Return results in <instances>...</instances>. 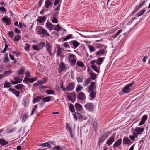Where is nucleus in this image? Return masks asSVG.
<instances>
[{"instance_id":"f257e3e1","label":"nucleus","mask_w":150,"mask_h":150,"mask_svg":"<svg viewBox=\"0 0 150 150\" xmlns=\"http://www.w3.org/2000/svg\"><path fill=\"white\" fill-rule=\"evenodd\" d=\"M134 84V82H132L126 86L124 87L122 90L123 93H127L130 92L131 89L130 87Z\"/></svg>"},{"instance_id":"f03ea898","label":"nucleus","mask_w":150,"mask_h":150,"mask_svg":"<svg viewBox=\"0 0 150 150\" xmlns=\"http://www.w3.org/2000/svg\"><path fill=\"white\" fill-rule=\"evenodd\" d=\"M84 107L88 111L92 112L94 109V105L91 103H88L86 104Z\"/></svg>"},{"instance_id":"7ed1b4c3","label":"nucleus","mask_w":150,"mask_h":150,"mask_svg":"<svg viewBox=\"0 0 150 150\" xmlns=\"http://www.w3.org/2000/svg\"><path fill=\"white\" fill-rule=\"evenodd\" d=\"M46 80L47 79L46 78H44L43 80H39L38 81L37 83H35V84L39 85V87L40 88H46V87L45 86H43L42 85V84L46 83Z\"/></svg>"},{"instance_id":"20e7f679","label":"nucleus","mask_w":150,"mask_h":150,"mask_svg":"<svg viewBox=\"0 0 150 150\" xmlns=\"http://www.w3.org/2000/svg\"><path fill=\"white\" fill-rule=\"evenodd\" d=\"M73 116L74 118L76 120L78 119L82 120L83 119L85 120L86 119V117H85V118H83L82 115L81 113L78 112H75L73 115Z\"/></svg>"},{"instance_id":"39448f33","label":"nucleus","mask_w":150,"mask_h":150,"mask_svg":"<svg viewBox=\"0 0 150 150\" xmlns=\"http://www.w3.org/2000/svg\"><path fill=\"white\" fill-rule=\"evenodd\" d=\"M68 58L72 66L74 65L75 64L76 60L75 59L74 55H70L68 57Z\"/></svg>"},{"instance_id":"423d86ee","label":"nucleus","mask_w":150,"mask_h":150,"mask_svg":"<svg viewBox=\"0 0 150 150\" xmlns=\"http://www.w3.org/2000/svg\"><path fill=\"white\" fill-rule=\"evenodd\" d=\"M88 91H90L93 90L96 91V86L95 84V82H91L89 86L88 87Z\"/></svg>"},{"instance_id":"0eeeda50","label":"nucleus","mask_w":150,"mask_h":150,"mask_svg":"<svg viewBox=\"0 0 150 150\" xmlns=\"http://www.w3.org/2000/svg\"><path fill=\"white\" fill-rule=\"evenodd\" d=\"M38 32V34L41 35L42 37H44L46 35V30L43 28L40 27V28Z\"/></svg>"},{"instance_id":"6e6552de","label":"nucleus","mask_w":150,"mask_h":150,"mask_svg":"<svg viewBox=\"0 0 150 150\" xmlns=\"http://www.w3.org/2000/svg\"><path fill=\"white\" fill-rule=\"evenodd\" d=\"M144 130V129L143 128H140L137 127L135 128L133 132H135L136 134H142Z\"/></svg>"},{"instance_id":"1a4fd4ad","label":"nucleus","mask_w":150,"mask_h":150,"mask_svg":"<svg viewBox=\"0 0 150 150\" xmlns=\"http://www.w3.org/2000/svg\"><path fill=\"white\" fill-rule=\"evenodd\" d=\"M77 98L81 100H83L86 98L85 94L83 92L79 93L77 96Z\"/></svg>"},{"instance_id":"9d476101","label":"nucleus","mask_w":150,"mask_h":150,"mask_svg":"<svg viewBox=\"0 0 150 150\" xmlns=\"http://www.w3.org/2000/svg\"><path fill=\"white\" fill-rule=\"evenodd\" d=\"M75 86V84L73 82H72L69 84L66 88V90L67 91H71L73 89Z\"/></svg>"},{"instance_id":"9b49d317","label":"nucleus","mask_w":150,"mask_h":150,"mask_svg":"<svg viewBox=\"0 0 150 150\" xmlns=\"http://www.w3.org/2000/svg\"><path fill=\"white\" fill-rule=\"evenodd\" d=\"M68 98L69 100L74 102L76 99L75 95L71 93H69L68 96Z\"/></svg>"},{"instance_id":"f8f14e48","label":"nucleus","mask_w":150,"mask_h":150,"mask_svg":"<svg viewBox=\"0 0 150 150\" xmlns=\"http://www.w3.org/2000/svg\"><path fill=\"white\" fill-rule=\"evenodd\" d=\"M115 138L113 136H111L109 138V139L107 141L106 144L110 146L112 144L114 141Z\"/></svg>"},{"instance_id":"ddd939ff","label":"nucleus","mask_w":150,"mask_h":150,"mask_svg":"<svg viewBox=\"0 0 150 150\" xmlns=\"http://www.w3.org/2000/svg\"><path fill=\"white\" fill-rule=\"evenodd\" d=\"M122 142V139H118L114 144L113 146L114 148L118 146L121 145Z\"/></svg>"},{"instance_id":"4468645a","label":"nucleus","mask_w":150,"mask_h":150,"mask_svg":"<svg viewBox=\"0 0 150 150\" xmlns=\"http://www.w3.org/2000/svg\"><path fill=\"white\" fill-rule=\"evenodd\" d=\"M88 92H90V93L89 94V96L91 98L90 100H92V99H94L96 95V91H93L92 90V91H88Z\"/></svg>"},{"instance_id":"2eb2a0df","label":"nucleus","mask_w":150,"mask_h":150,"mask_svg":"<svg viewBox=\"0 0 150 150\" xmlns=\"http://www.w3.org/2000/svg\"><path fill=\"white\" fill-rule=\"evenodd\" d=\"M147 116L146 115H144L142 118L139 124V125H141L144 124L146 121L147 120Z\"/></svg>"},{"instance_id":"dca6fc26","label":"nucleus","mask_w":150,"mask_h":150,"mask_svg":"<svg viewBox=\"0 0 150 150\" xmlns=\"http://www.w3.org/2000/svg\"><path fill=\"white\" fill-rule=\"evenodd\" d=\"M59 71L60 72L62 71L65 69V64L62 62H61L60 63L59 66Z\"/></svg>"},{"instance_id":"f3484780","label":"nucleus","mask_w":150,"mask_h":150,"mask_svg":"<svg viewBox=\"0 0 150 150\" xmlns=\"http://www.w3.org/2000/svg\"><path fill=\"white\" fill-rule=\"evenodd\" d=\"M2 20L8 25H10L11 23V20L6 17L3 18Z\"/></svg>"},{"instance_id":"a211bd4d","label":"nucleus","mask_w":150,"mask_h":150,"mask_svg":"<svg viewBox=\"0 0 150 150\" xmlns=\"http://www.w3.org/2000/svg\"><path fill=\"white\" fill-rule=\"evenodd\" d=\"M66 129L69 130L70 134L71 135V137L72 138H73V134H72V129L71 128V127L69 126V125L68 123H66Z\"/></svg>"},{"instance_id":"6ab92c4d","label":"nucleus","mask_w":150,"mask_h":150,"mask_svg":"<svg viewBox=\"0 0 150 150\" xmlns=\"http://www.w3.org/2000/svg\"><path fill=\"white\" fill-rule=\"evenodd\" d=\"M104 58H98L96 62V64L98 65H100L103 61Z\"/></svg>"},{"instance_id":"aec40b11","label":"nucleus","mask_w":150,"mask_h":150,"mask_svg":"<svg viewBox=\"0 0 150 150\" xmlns=\"http://www.w3.org/2000/svg\"><path fill=\"white\" fill-rule=\"evenodd\" d=\"M75 107L76 109L79 111L82 110L83 108L82 106L78 103H76L75 104Z\"/></svg>"},{"instance_id":"412c9836","label":"nucleus","mask_w":150,"mask_h":150,"mask_svg":"<svg viewBox=\"0 0 150 150\" xmlns=\"http://www.w3.org/2000/svg\"><path fill=\"white\" fill-rule=\"evenodd\" d=\"M105 50L103 49H100L98 51L96 52V55L98 56H100L104 54V51Z\"/></svg>"},{"instance_id":"4be33fe9","label":"nucleus","mask_w":150,"mask_h":150,"mask_svg":"<svg viewBox=\"0 0 150 150\" xmlns=\"http://www.w3.org/2000/svg\"><path fill=\"white\" fill-rule=\"evenodd\" d=\"M123 143L125 144H131V141L127 137H124L123 139Z\"/></svg>"},{"instance_id":"5701e85b","label":"nucleus","mask_w":150,"mask_h":150,"mask_svg":"<svg viewBox=\"0 0 150 150\" xmlns=\"http://www.w3.org/2000/svg\"><path fill=\"white\" fill-rule=\"evenodd\" d=\"M43 98V96H38L35 97L34 99L33 103H35L36 102L39 101L42 98Z\"/></svg>"},{"instance_id":"b1692460","label":"nucleus","mask_w":150,"mask_h":150,"mask_svg":"<svg viewBox=\"0 0 150 150\" xmlns=\"http://www.w3.org/2000/svg\"><path fill=\"white\" fill-rule=\"evenodd\" d=\"M8 142L6 141L4 139H0V144L3 145L5 146L8 144Z\"/></svg>"},{"instance_id":"393cba45","label":"nucleus","mask_w":150,"mask_h":150,"mask_svg":"<svg viewBox=\"0 0 150 150\" xmlns=\"http://www.w3.org/2000/svg\"><path fill=\"white\" fill-rule=\"evenodd\" d=\"M72 43L75 48H76L79 45L80 43L76 40L73 41Z\"/></svg>"},{"instance_id":"a878e982","label":"nucleus","mask_w":150,"mask_h":150,"mask_svg":"<svg viewBox=\"0 0 150 150\" xmlns=\"http://www.w3.org/2000/svg\"><path fill=\"white\" fill-rule=\"evenodd\" d=\"M12 72V71L9 70L4 72L2 74L4 77L10 75Z\"/></svg>"},{"instance_id":"bb28decb","label":"nucleus","mask_w":150,"mask_h":150,"mask_svg":"<svg viewBox=\"0 0 150 150\" xmlns=\"http://www.w3.org/2000/svg\"><path fill=\"white\" fill-rule=\"evenodd\" d=\"M91 81V80L90 78H88L85 81V83L83 84V86H87Z\"/></svg>"},{"instance_id":"cd10ccee","label":"nucleus","mask_w":150,"mask_h":150,"mask_svg":"<svg viewBox=\"0 0 150 150\" xmlns=\"http://www.w3.org/2000/svg\"><path fill=\"white\" fill-rule=\"evenodd\" d=\"M146 11V10L145 9H143V10H141L137 14V17H139L141 16Z\"/></svg>"},{"instance_id":"c85d7f7f","label":"nucleus","mask_w":150,"mask_h":150,"mask_svg":"<svg viewBox=\"0 0 150 150\" xmlns=\"http://www.w3.org/2000/svg\"><path fill=\"white\" fill-rule=\"evenodd\" d=\"M91 67L96 72L99 73V71L98 69L97 66L95 65H92L91 66Z\"/></svg>"},{"instance_id":"c756f323","label":"nucleus","mask_w":150,"mask_h":150,"mask_svg":"<svg viewBox=\"0 0 150 150\" xmlns=\"http://www.w3.org/2000/svg\"><path fill=\"white\" fill-rule=\"evenodd\" d=\"M69 110L71 111L72 113H74L75 112V110L74 109V107L73 105L72 104H70L69 106Z\"/></svg>"},{"instance_id":"7c9ffc66","label":"nucleus","mask_w":150,"mask_h":150,"mask_svg":"<svg viewBox=\"0 0 150 150\" xmlns=\"http://www.w3.org/2000/svg\"><path fill=\"white\" fill-rule=\"evenodd\" d=\"M12 93H13L16 97H18L19 95L20 92L19 91L16 90L14 89L13 90Z\"/></svg>"},{"instance_id":"2f4dec72","label":"nucleus","mask_w":150,"mask_h":150,"mask_svg":"<svg viewBox=\"0 0 150 150\" xmlns=\"http://www.w3.org/2000/svg\"><path fill=\"white\" fill-rule=\"evenodd\" d=\"M24 86L23 84H18L16 85L14 87L16 89L18 90H19L21 89H22V88Z\"/></svg>"},{"instance_id":"473e14b6","label":"nucleus","mask_w":150,"mask_h":150,"mask_svg":"<svg viewBox=\"0 0 150 150\" xmlns=\"http://www.w3.org/2000/svg\"><path fill=\"white\" fill-rule=\"evenodd\" d=\"M45 17H40L38 19V21L40 23H42L45 20Z\"/></svg>"},{"instance_id":"72a5a7b5","label":"nucleus","mask_w":150,"mask_h":150,"mask_svg":"<svg viewBox=\"0 0 150 150\" xmlns=\"http://www.w3.org/2000/svg\"><path fill=\"white\" fill-rule=\"evenodd\" d=\"M47 28L50 30H52L54 28L52 24L50 23H47Z\"/></svg>"},{"instance_id":"f704fd0d","label":"nucleus","mask_w":150,"mask_h":150,"mask_svg":"<svg viewBox=\"0 0 150 150\" xmlns=\"http://www.w3.org/2000/svg\"><path fill=\"white\" fill-rule=\"evenodd\" d=\"M89 75L91 76V80H95L96 78V75L93 73H89Z\"/></svg>"},{"instance_id":"c9c22d12","label":"nucleus","mask_w":150,"mask_h":150,"mask_svg":"<svg viewBox=\"0 0 150 150\" xmlns=\"http://www.w3.org/2000/svg\"><path fill=\"white\" fill-rule=\"evenodd\" d=\"M37 79V78L36 77L32 78H30L29 79L28 82L30 83H33L35 81H36Z\"/></svg>"},{"instance_id":"e433bc0d","label":"nucleus","mask_w":150,"mask_h":150,"mask_svg":"<svg viewBox=\"0 0 150 150\" xmlns=\"http://www.w3.org/2000/svg\"><path fill=\"white\" fill-rule=\"evenodd\" d=\"M47 47H48L47 48V52L49 53V54L50 55H52V53L51 52V46L49 44V43L48 44V42H47Z\"/></svg>"},{"instance_id":"4c0bfd02","label":"nucleus","mask_w":150,"mask_h":150,"mask_svg":"<svg viewBox=\"0 0 150 150\" xmlns=\"http://www.w3.org/2000/svg\"><path fill=\"white\" fill-rule=\"evenodd\" d=\"M54 30L57 31H59L61 29V28L59 24H58L54 28Z\"/></svg>"},{"instance_id":"58836bf2","label":"nucleus","mask_w":150,"mask_h":150,"mask_svg":"<svg viewBox=\"0 0 150 150\" xmlns=\"http://www.w3.org/2000/svg\"><path fill=\"white\" fill-rule=\"evenodd\" d=\"M11 83L7 82H5L4 83V88H9L10 87V85Z\"/></svg>"},{"instance_id":"ea45409f","label":"nucleus","mask_w":150,"mask_h":150,"mask_svg":"<svg viewBox=\"0 0 150 150\" xmlns=\"http://www.w3.org/2000/svg\"><path fill=\"white\" fill-rule=\"evenodd\" d=\"M51 94L55 95L54 91L52 89L47 90V94Z\"/></svg>"},{"instance_id":"a19ab883","label":"nucleus","mask_w":150,"mask_h":150,"mask_svg":"<svg viewBox=\"0 0 150 150\" xmlns=\"http://www.w3.org/2000/svg\"><path fill=\"white\" fill-rule=\"evenodd\" d=\"M77 65L78 66L80 67H83L84 65L83 63L80 61H78L77 62Z\"/></svg>"},{"instance_id":"79ce46f5","label":"nucleus","mask_w":150,"mask_h":150,"mask_svg":"<svg viewBox=\"0 0 150 150\" xmlns=\"http://www.w3.org/2000/svg\"><path fill=\"white\" fill-rule=\"evenodd\" d=\"M28 117V115L27 114L25 113L23 116L22 119V122H24L25 121L26 118Z\"/></svg>"},{"instance_id":"37998d69","label":"nucleus","mask_w":150,"mask_h":150,"mask_svg":"<svg viewBox=\"0 0 150 150\" xmlns=\"http://www.w3.org/2000/svg\"><path fill=\"white\" fill-rule=\"evenodd\" d=\"M21 37L19 35H18L17 36L15 37L14 38V40L16 42L18 41L21 39Z\"/></svg>"},{"instance_id":"c03bdc74","label":"nucleus","mask_w":150,"mask_h":150,"mask_svg":"<svg viewBox=\"0 0 150 150\" xmlns=\"http://www.w3.org/2000/svg\"><path fill=\"white\" fill-rule=\"evenodd\" d=\"M8 57L7 54H5L4 55L3 61L4 62H7L8 61Z\"/></svg>"},{"instance_id":"a18cd8bd","label":"nucleus","mask_w":150,"mask_h":150,"mask_svg":"<svg viewBox=\"0 0 150 150\" xmlns=\"http://www.w3.org/2000/svg\"><path fill=\"white\" fill-rule=\"evenodd\" d=\"M45 45V42H40L38 44V46L39 47V48L42 49V48L43 46H44Z\"/></svg>"},{"instance_id":"49530a36","label":"nucleus","mask_w":150,"mask_h":150,"mask_svg":"<svg viewBox=\"0 0 150 150\" xmlns=\"http://www.w3.org/2000/svg\"><path fill=\"white\" fill-rule=\"evenodd\" d=\"M24 69L22 68H21L18 71V74L19 75L23 74V73L24 71Z\"/></svg>"},{"instance_id":"de8ad7c7","label":"nucleus","mask_w":150,"mask_h":150,"mask_svg":"<svg viewBox=\"0 0 150 150\" xmlns=\"http://www.w3.org/2000/svg\"><path fill=\"white\" fill-rule=\"evenodd\" d=\"M72 35H69L65 37L64 38L63 40L64 41H65L67 40L68 39H69L71 37Z\"/></svg>"},{"instance_id":"09e8293b","label":"nucleus","mask_w":150,"mask_h":150,"mask_svg":"<svg viewBox=\"0 0 150 150\" xmlns=\"http://www.w3.org/2000/svg\"><path fill=\"white\" fill-rule=\"evenodd\" d=\"M62 50V49L60 47H59L58 48V50L57 53V54L58 56H61V53L62 51L61 50Z\"/></svg>"},{"instance_id":"8fccbe9b","label":"nucleus","mask_w":150,"mask_h":150,"mask_svg":"<svg viewBox=\"0 0 150 150\" xmlns=\"http://www.w3.org/2000/svg\"><path fill=\"white\" fill-rule=\"evenodd\" d=\"M82 89V86L79 85L78 86L76 89V91L77 92H78L80 91Z\"/></svg>"},{"instance_id":"3c124183","label":"nucleus","mask_w":150,"mask_h":150,"mask_svg":"<svg viewBox=\"0 0 150 150\" xmlns=\"http://www.w3.org/2000/svg\"><path fill=\"white\" fill-rule=\"evenodd\" d=\"M122 30L121 29L119 30L117 33L114 36V38H116L117 36H118V35L120 34V33L122 32Z\"/></svg>"},{"instance_id":"603ef678","label":"nucleus","mask_w":150,"mask_h":150,"mask_svg":"<svg viewBox=\"0 0 150 150\" xmlns=\"http://www.w3.org/2000/svg\"><path fill=\"white\" fill-rule=\"evenodd\" d=\"M52 22L53 23H57L58 22V20L57 18L54 17L53 18V19L52 20Z\"/></svg>"},{"instance_id":"864d4df0","label":"nucleus","mask_w":150,"mask_h":150,"mask_svg":"<svg viewBox=\"0 0 150 150\" xmlns=\"http://www.w3.org/2000/svg\"><path fill=\"white\" fill-rule=\"evenodd\" d=\"M142 6L139 4V5L138 6H137L136 8L135 11L133 12L135 13V12L137 11Z\"/></svg>"},{"instance_id":"5fc2aeb1","label":"nucleus","mask_w":150,"mask_h":150,"mask_svg":"<svg viewBox=\"0 0 150 150\" xmlns=\"http://www.w3.org/2000/svg\"><path fill=\"white\" fill-rule=\"evenodd\" d=\"M15 128H14L12 129H11L8 131V133H11L13 132L15 130Z\"/></svg>"},{"instance_id":"6e6d98bb","label":"nucleus","mask_w":150,"mask_h":150,"mask_svg":"<svg viewBox=\"0 0 150 150\" xmlns=\"http://www.w3.org/2000/svg\"><path fill=\"white\" fill-rule=\"evenodd\" d=\"M8 35L10 36L11 38H13V32L9 31L8 33Z\"/></svg>"},{"instance_id":"4d7b16f0","label":"nucleus","mask_w":150,"mask_h":150,"mask_svg":"<svg viewBox=\"0 0 150 150\" xmlns=\"http://www.w3.org/2000/svg\"><path fill=\"white\" fill-rule=\"evenodd\" d=\"M107 136H105L104 139H103V138H100L99 141V142L102 143L105 140V139L107 138Z\"/></svg>"},{"instance_id":"13d9d810","label":"nucleus","mask_w":150,"mask_h":150,"mask_svg":"<svg viewBox=\"0 0 150 150\" xmlns=\"http://www.w3.org/2000/svg\"><path fill=\"white\" fill-rule=\"evenodd\" d=\"M54 98L53 97H52V96H47V102L50 101L51 100H53Z\"/></svg>"},{"instance_id":"bf43d9fd","label":"nucleus","mask_w":150,"mask_h":150,"mask_svg":"<svg viewBox=\"0 0 150 150\" xmlns=\"http://www.w3.org/2000/svg\"><path fill=\"white\" fill-rule=\"evenodd\" d=\"M26 45V48H25V50L27 51L29 49V48L30 47V45L28 43H26L25 44Z\"/></svg>"},{"instance_id":"052dcab7","label":"nucleus","mask_w":150,"mask_h":150,"mask_svg":"<svg viewBox=\"0 0 150 150\" xmlns=\"http://www.w3.org/2000/svg\"><path fill=\"white\" fill-rule=\"evenodd\" d=\"M20 82H19V81H14L11 82V84H15L20 83Z\"/></svg>"},{"instance_id":"680f3d73","label":"nucleus","mask_w":150,"mask_h":150,"mask_svg":"<svg viewBox=\"0 0 150 150\" xmlns=\"http://www.w3.org/2000/svg\"><path fill=\"white\" fill-rule=\"evenodd\" d=\"M77 81L79 83L81 82L82 83V82L83 79L82 78L78 77L77 78Z\"/></svg>"},{"instance_id":"e2e57ef3","label":"nucleus","mask_w":150,"mask_h":150,"mask_svg":"<svg viewBox=\"0 0 150 150\" xmlns=\"http://www.w3.org/2000/svg\"><path fill=\"white\" fill-rule=\"evenodd\" d=\"M30 73L29 71H28L25 73L26 77L27 78H29L30 76Z\"/></svg>"},{"instance_id":"0e129e2a","label":"nucleus","mask_w":150,"mask_h":150,"mask_svg":"<svg viewBox=\"0 0 150 150\" xmlns=\"http://www.w3.org/2000/svg\"><path fill=\"white\" fill-rule=\"evenodd\" d=\"M90 50L91 52H93L95 50V48L93 46H89Z\"/></svg>"},{"instance_id":"69168bd1","label":"nucleus","mask_w":150,"mask_h":150,"mask_svg":"<svg viewBox=\"0 0 150 150\" xmlns=\"http://www.w3.org/2000/svg\"><path fill=\"white\" fill-rule=\"evenodd\" d=\"M14 31L17 34H19L20 33V30L17 28L15 29Z\"/></svg>"},{"instance_id":"338daca9","label":"nucleus","mask_w":150,"mask_h":150,"mask_svg":"<svg viewBox=\"0 0 150 150\" xmlns=\"http://www.w3.org/2000/svg\"><path fill=\"white\" fill-rule=\"evenodd\" d=\"M33 48L34 50H39V49H40V48H39V47L38 48V46L37 45H34V46L33 47Z\"/></svg>"},{"instance_id":"774afa93","label":"nucleus","mask_w":150,"mask_h":150,"mask_svg":"<svg viewBox=\"0 0 150 150\" xmlns=\"http://www.w3.org/2000/svg\"><path fill=\"white\" fill-rule=\"evenodd\" d=\"M60 0H55L54 2V5L55 6L57 5L59 2Z\"/></svg>"}]
</instances>
